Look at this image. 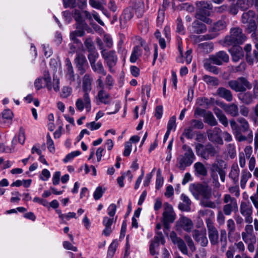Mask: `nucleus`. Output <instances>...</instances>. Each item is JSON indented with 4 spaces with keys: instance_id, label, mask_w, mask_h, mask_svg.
<instances>
[{
    "instance_id": "25",
    "label": "nucleus",
    "mask_w": 258,
    "mask_h": 258,
    "mask_svg": "<svg viewBox=\"0 0 258 258\" xmlns=\"http://www.w3.org/2000/svg\"><path fill=\"white\" fill-rule=\"evenodd\" d=\"M219 130H220L219 128L215 127L213 131H208L207 132V135L210 141L222 145L223 144V141L222 138L217 134V132Z\"/></svg>"
},
{
    "instance_id": "51",
    "label": "nucleus",
    "mask_w": 258,
    "mask_h": 258,
    "mask_svg": "<svg viewBox=\"0 0 258 258\" xmlns=\"http://www.w3.org/2000/svg\"><path fill=\"white\" fill-rule=\"evenodd\" d=\"M118 243L117 242L115 241H113L109 245L108 253H107V257L109 258H112L113 256L116 247L117 246Z\"/></svg>"
},
{
    "instance_id": "1",
    "label": "nucleus",
    "mask_w": 258,
    "mask_h": 258,
    "mask_svg": "<svg viewBox=\"0 0 258 258\" xmlns=\"http://www.w3.org/2000/svg\"><path fill=\"white\" fill-rule=\"evenodd\" d=\"M206 224L208 229V236L212 245H216L220 242L221 247L224 250L227 244V232L225 229H221L220 231V240H219V232L215 226L213 221L208 218L206 220Z\"/></svg>"
},
{
    "instance_id": "36",
    "label": "nucleus",
    "mask_w": 258,
    "mask_h": 258,
    "mask_svg": "<svg viewBox=\"0 0 258 258\" xmlns=\"http://www.w3.org/2000/svg\"><path fill=\"white\" fill-rule=\"evenodd\" d=\"M73 17L77 22V25H80L81 27H88L87 23L84 21L81 12L75 9L73 11Z\"/></svg>"
},
{
    "instance_id": "48",
    "label": "nucleus",
    "mask_w": 258,
    "mask_h": 258,
    "mask_svg": "<svg viewBox=\"0 0 258 258\" xmlns=\"http://www.w3.org/2000/svg\"><path fill=\"white\" fill-rule=\"evenodd\" d=\"M98 57L99 54L96 50L89 52V54L88 55V58L89 61L90 66H92V64L96 63V61Z\"/></svg>"
},
{
    "instance_id": "58",
    "label": "nucleus",
    "mask_w": 258,
    "mask_h": 258,
    "mask_svg": "<svg viewBox=\"0 0 258 258\" xmlns=\"http://www.w3.org/2000/svg\"><path fill=\"white\" fill-rule=\"evenodd\" d=\"M46 138L47 148L50 152L53 153L55 151L53 141L49 134H47Z\"/></svg>"
},
{
    "instance_id": "13",
    "label": "nucleus",
    "mask_w": 258,
    "mask_h": 258,
    "mask_svg": "<svg viewBox=\"0 0 258 258\" xmlns=\"http://www.w3.org/2000/svg\"><path fill=\"white\" fill-rule=\"evenodd\" d=\"M77 109L82 111L85 108L86 110L89 112L91 108V99L89 93H84L82 98H78L76 102Z\"/></svg>"
},
{
    "instance_id": "7",
    "label": "nucleus",
    "mask_w": 258,
    "mask_h": 258,
    "mask_svg": "<svg viewBox=\"0 0 258 258\" xmlns=\"http://www.w3.org/2000/svg\"><path fill=\"white\" fill-rule=\"evenodd\" d=\"M195 149L197 155L205 160H208L210 157H214L218 153L216 148L210 143L205 146L197 143L195 145Z\"/></svg>"
},
{
    "instance_id": "37",
    "label": "nucleus",
    "mask_w": 258,
    "mask_h": 258,
    "mask_svg": "<svg viewBox=\"0 0 258 258\" xmlns=\"http://www.w3.org/2000/svg\"><path fill=\"white\" fill-rule=\"evenodd\" d=\"M92 70L97 74H101L103 76L106 75V71L104 68L103 64L101 61L94 63L92 66H91Z\"/></svg>"
},
{
    "instance_id": "62",
    "label": "nucleus",
    "mask_w": 258,
    "mask_h": 258,
    "mask_svg": "<svg viewBox=\"0 0 258 258\" xmlns=\"http://www.w3.org/2000/svg\"><path fill=\"white\" fill-rule=\"evenodd\" d=\"M248 3H246L245 0H237L236 4L242 11H246L249 8Z\"/></svg>"
},
{
    "instance_id": "23",
    "label": "nucleus",
    "mask_w": 258,
    "mask_h": 258,
    "mask_svg": "<svg viewBox=\"0 0 258 258\" xmlns=\"http://www.w3.org/2000/svg\"><path fill=\"white\" fill-rule=\"evenodd\" d=\"M216 93L219 97L225 99L227 101L231 102L233 100L232 92L224 87H219L217 89Z\"/></svg>"
},
{
    "instance_id": "56",
    "label": "nucleus",
    "mask_w": 258,
    "mask_h": 258,
    "mask_svg": "<svg viewBox=\"0 0 258 258\" xmlns=\"http://www.w3.org/2000/svg\"><path fill=\"white\" fill-rule=\"evenodd\" d=\"M164 20V10L159 9L157 18L158 26H161Z\"/></svg>"
},
{
    "instance_id": "61",
    "label": "nucleus",
    "mask_w": 258,
    "mask_h": 258,
    "mask_svg": "<svg viewBox=\"0 0 258 258\" xmlns=\"http://www.w3.org/2000/svg\"><path fill=\"white\" fill-rule=\"evenodd\" d=\"M242 216L245 217L246 222L251 223L252 221V218L251 216L252 211H240Z\"/></svg>"
},
{
    "instance_id": "46",
    "label": "nucleus",
    "mask_w": 258,
    "mask_h": 258,
    "mask_svg": "<svg viewBox=\"0 0 258 258\" xmlns=\"http://www.w3.org/2000/svg\"><path fill=\"white\" fill-rule=\"evenodd\" d=\"M254 56L251 55V53L246 54V59L247 62L251 65L254 61H258V51L254 50L253 52Z\"/></svg>"
},
{
    "instance_id": "15",
    "label": "nucleus",
    "mask_w": 258,
    "mask_h": 258,
    "mask_svg": "<svg viewBox=\"0 0 258 258\" xmlns=\"http://www.w3.org/2000/svg\"><path fill=\"white\" fill-rule=\"evenodd\" d=\"M242 240L245 242H255L256 236L253 232L252 225H246L244 228V231L241 233Z\"/></svg>"
},
{
    "instance_id": "41",
    "label": "nucleus",
    "mask_w": 258,
    "mask_h": 258,
    "mask_svg": "<svg viewBox=\"0 0 258 258\" xmlns=\"http://www.w3.org/2000/svg\"><path fill=\"white\" fill-rule=\"evenodd\" d=\"M204 123L200 120L192 119L189 122V127L192 130H201L204 127Z\"/></svg>"
},
{
    "instance_id": "19",
    "label": "nucleus",
    "mask_w": 258,
    "mask_h": 258,
    "mask_svg": "<svg viewBox=\"0 0 258 258\" xmlns=\"http://www.w3.org/2000/svg\"><path fill=\"white\" fill-rule=\"evenodd\" d=\"M220 106L224 109L227 113L231 115L232 116L235 117L239 114L238 106L234 103L226 104L223 102H221L220 103Z\"/></svg>"
},
{
    "instance_id": "49",
    "label": "nucleus",
    "mask_w": 258,
    "mask_h": 258,
    "mask_svg": "<svg viewBox=\"0 0 258 258\" xmlns=\"http://www.w3.org/2000/svg\"><path fill=\"white\" fill-rule=\"evenodd\" d=\"M84 45L89 52L95 50L93 41L90 37L86 39L84 42Z\"/></svg>"
},
{
    "instance_id": "31",
    "label": "nucleus",
    "mask_w": 258,
    "mask_h": 258,
    "mask_svg": "<svg viewBox=\"0 0 258 258\" xmlns=\"http://www.w3.org/2000/svg\"><path fill=\"white\" fill-rule=\"evenodd\" d=\"M93 79L89 74H86L83 78V90L84 93L89 92L91 90Z\"/></svg>"
},
{
    "instance_id": "3",
    "label": "nucleus",
    "mask_w": 258,
    "mask_h": 258,
    "mask_svg": "<svg viewBox=\"0 0 258 258\" xmlns=\"http://www.w3.org/2000/svg\"><path fill=\"white\" fill-rule=\"evenodd\" d=\"M198 9L195 13V18L207 24H211L212 20L209 18L211 16V10L213 9L211 3L207 1H201L197 3Z\"/></svg>"
},
{
    "instance_id": "38",
    "label": "nucleus",
    "mask_w": 258,
    "mask_h": 258,
    "mask_svg": "<svg viewBox=\"0 0 258 258\" xmlns=\"http://www.w3.org/2000/svg\"><path fill=\"white\" fill-rule=\"evenodd\" d=\"M194 168L196 174L198 175L206 176L207 174V170L201 162H198L194 164Z\"/></svg>"
},
{
    "instance_id": "20",
    "label": "nucleus",
    "mask_w": 258,
    "mask_h": 258,
    "mask_svg": "<svg viewBox=\"0 0 258 258\" xmlns=\"http://www.w3.org/2000/svg\"><path fill=\"white\" fill-rule=\"evenodd\" d=\"M175 219L174 211H164L163 213V224L165 228L168 229L169 224L173 223Z\"/></svg>"
},
{
    "instance_id": "30",
    "label": "nucleus",
    "mask_w": 258,
    "mask_h": 258,
    "mask_svg": "<svg viewBox=\"0 0 258 258\" xmlns=\"http://www.w3.org/2000/svg\"><path fill=\"white\" fill-rule=\"evenodd\" d=\"M97 98L100 103L109 104L111 101L110 94L103 89H101L97 94Z\"/></svg>"
},
{
    "instance_id": "44",
    "label": "nucleus",
    "mask_w": 258,
    "mask_h": 258,
    "mask_svg": "<svg viewBox=\"0 0 258 258\" xmlns=\"http://www.w3.org/2000/svg\"><path fill=\"white\" fill-rule=\"evenodd\" d=\"M141 54V50L139 46H136L134 48L133 51L130 57V61L135 62Z\"/></svg>"
},
{
    "instance_id": "47",
    "label": "nucleus",
    "mask_w": 258,
    "mask_h": 258,
    "mask_svg": "<svg viewBox=\"0 0 258 258\" xmlns=\"http://www.w3.org/2000/svg\"><path fill=\"white\" fill-rule=\"evenodd\" d=\"M205 121L211 126L217 124V121L212 113H208L205 116Z\"/></svg>"
},
{
    "instance_id": "32",
    "label": "nucleus",
    "mask_w": 258,
    "mask_h": 258,
    "mask_svg": "<svg viewBox=\"0 0 258 258\" xmlns=\"http://www.w3.org/2000/svg\"><path fill=\"white\" fill-rule=\"evenodd\" d=\"M239 169L237 164H233L231 168L229 177L232 179L234 184H237L239 180Z\"/></svg>"
},
{
    "instance_id": "50",
    "label": "nucleus",
    "mask_w": 258,
    "mask_h": 258,
    "mask_svg": "<svg viewBox=\"0 0 258 258\" xmlns=\"http://www.w3.org/2000/svg\"><path fill=\"white\" fill-rule=\"evenodd\" d=\"M228 154L231 159H233L236 155L235 146L233 144H229L227 146Z\"/></svg>"
},
{
    "instance_id": "53",
    "label": "nucleus",
    "mask_w": 258,
    "mask_h": 258,
    "mask_svg": "<svg viewBox=\"0 0 258 258\" xmlns=\"http://www.w3.org/2000/svg\"><path fill=\"white\" fill-rule=\"evenodd\" d=\"M226 164L223 160L220 161L219 166H218L216 164H214L212 165V168L215 171L217 172L218 173L224 170V169L226 168Z\"/></svg>"
},
{
    "instance_id": "12",
    "label": "nucleus",
    "mask_w": 258,
    "mask_h": 258,
    "mask_svg": "<svg viewBox=\"0 0 258 258\" xmlns=\"http://www.w3.org/2000/svg\"><path fill=\"white\" fill-rule=\"evenodd\" d=\"M74 63L78 72L82 75L86 72L89 68L88 63L85 55L83 54L78 53L74 59Z\"/></svg>"
},
{
    "instance_id": "6",
    "label": "nucleus",
    "mask_w": 258,
    "mask_h": 258,
    "mask_svg": "<svg viewBox=\"0 0 258 258\" xmlns=\"http://www.w3.org/2000/svg\"><path fill=\"white\" fill-rule=\"evenodd\" d=\"M228 87L236 92H243L252 88V84L248 80L243 77L236 80H231L227 82Z\"/></svg>"
},
{
    "instance_id": "42",
    "label": "nucleus",
    "mask_w": 258,
    "mask_h": 258,
    "mask_svg": "<svg viewBox=\"0 0 258 258\" xmlns=\"http://www.w3.org/2000/svg\"><path fill=\"white\" fill-rule=\"evenodd\" d=\"M204 81L208 84L212 86H217L219 85V80L214 77L205 75L203 76Z\"/></svg>"
},
{
    "instance_id": "33",
    "label": "nucleus",
    "mask_w": 258,
    "mask_h": 258,
    "mask_svg": "<svg viewBox=\"0 0 258 258\" xmlns=\"http://www.w3.org/2000/svg\"><path fill=\"white\" fill-rule=\"evenodd\" d=\"M114 217L108 218L105 217L104 218L103 223L104 225L105 226V228L103 231V233L105 236H109L111 232H112L111 226L113 222L114 221Z\"/></svg>"
},
{
    "instance_id": "28",
    "label": "nucleus",
    "mask_w": 258,
    "mask_h": 258,
    "mask_svg": "<svg viewBox=\"0 0 258 258\" xmlns=\"http://www.w3.org/2000/svg\"><path fill=\"white\" fill-rule=\"evenodd\" d=\"M238 98L243 103L246 105H249L252 103L254 96L250 92L245 91L242 92V93L238 94Z\"/></svg>"
},
{
    "instance_id": "8",
    "label": "nucleus",
    "mask_w": 258,
    "mask_h": 258,
    "mask_svg": "<svg viewBox=\"0 0 258 258\" xmlns=\"http://www.w3.org/2000/svg\"><path fill=\"white\" fill-rule=\"evenodd\" d=\"M227 23L224 19H220L213 23L209 29V31L214 33L208 34L201 36V40H211L217 37L219 32L224 30L227 27Z\"/></svg>"
},
{
    "instance_id": "4",
    "label": "nucleus",
    "mask_w": 258,
    "mask_h": 258,
    "mask_svg": "<svg viewBox=\"0 0 258 258\" xmlns=\"http://www.w3.org/2000/svg\"><path fill=\"white\" fill-rule=\"evenodd\" d=\"M246 39V37L243 33L242 29L236 27L230 29V34L225 37L224 43L227 46H235L243 44Z\"/></svg>"
},
{
    "instance_id": "27",
    "label": "nucleus",
    "mask_w": 258,
    "mask_h": 258,
    "mask_svg": "<svg viewBox=\"0 0 258 258\" xmlns=\"http://www.w3.org/2000/svg\"><path fill=\"white\" fill-rule=\"evenodd\" d=\"M66 77L70 81V83L75 81V74L73 66L69 58L66 59Z\"/></svg>"
},
{
    "instance_id": "45",
    "label": "nucleus",
    "mask_w": 258,
    "mask_h": 258,
    "mask_svg": "<svg viewBox=\"0 0 258 258\" xmlns=\"http://www.w3.org/2000/svg\"><path fill=\"white\" fill-rule=\"evenodd\" d=\"M204 67L206 70L211 73H213L214 74L217 75L219 72V69L217 67L212 65L211 62H210L208 60H206L204 62Z\"/></svg>"
},
{
    "instance_id": "14",
    "label": "nucleus",
    "mask_w": 258,
    "mask_h": 258,
    "mask_svg": "<svg viewBox=\"0 0 258 258\" xmlns=\"http://www.w3.org/2000/svg\"><path fill=\"white\" fill-rule=\"evenodd\" d=\"M229 57L228 54L224 51H220L215 54L210 56L209 60L212 61L213 63L220 66L224 63H227L229 61Z\"/></svg>"
},
{
    "instance_id": "64",
    "label": "nucleus",
    "mask_w": 258,
    "mask_h": 258,
    "mask_svg": "<svg viewBox=\"0 0 258 258\" xmlns=\"http://www.w3.org/2000/svg\"><path fill=\"white\" fill-rule=\"evenodd\" d=\"M176 126V117L175 116H173L170 118L168 121L167 124V131L171 132L172 129L175 128Z\"/></svg>"
},
{
    "instance_id": "40",
    "label": "nucleus",
    "mask_w": 258,
    "mask_h": 258,
    "mask_svg": "<svg viewBox=\"0 0 258 258\" xmlns=\"http://www.w3.org/2000/svg\"><path fill=\"white\" fill-rule=\"evenodd\" d=\"M210 198H203L200 201L201 205L204 208L215 209L217 208L216 203L210 200Z\"/></svg>"
},
{
    "instance_id": "9",
    "label": "nucleus",
    "mask_w": 258,
    "mask_h": 258,
    "mask_svg": "<svg viewBox=\"0 0 258 258\" xmlns=\"http://www.w3.org/2000/svg\"><path fill=\"white\" fill-rule=\"evenodd\" d=\"M101 54L109 71L113 72V68L116 66L118 59L116 52L114 50L107 51L106 49H102Z\"/></svg>"
},
{
    "instance_id": "57",
    "label": "nucleus",
    "mask_w": 258,
    "mask_h": 258,
    "mask_svg": "<svg viewBox=\"0 0 258 258\" xmlns=\"http://www.w3.org/2000/svg\"><path fill=\"white\" fill-rule=\"evenodd\" d=\"M163 182V178L161 176V170L159 169L157 173L156 181V188L159 189L162 185Z\"/></svg>"
},
{
    "instance_id": "35",
    "label": "nucleus",
    "mask_w": 258,
    "mask_h": 258,
    "mask_svg": "<svg viewBox=\"0 0 258 258\" xmlns=\"http://www.w3.org/2000/svg\"><path fill=\"white\" fill-rule=\"evenodd\" d=\"M213 111L219 121L224 126H227L228 124V119L225 115L223 113V111L217 107L214 108Z\"/></svg>"
},
{
    "instance_id": "17",
    "label": "nucleus",
    "mask_w": 258,
    "mask_h": 258,
    "mask_svg": "<svg viewBox=\"0 0 258 258\" xmlns=\"http://www.w3.org/2000/svg\"><path fill=\"white\" fill-rule=\"evenodd\" d=\"M192 236L194 239L202 246H207L208 241L206 236V231L205 230L203 231L195 230L193 232Z\"/></svg>"
},
{
    "instance_id": "5",
    "label": "nucleus",
    "mask_w": 258,
    "mask_h": 258,
    "mask_svg": "<svg viewBox=\"0 0 258 258\" xmlns=\"http://www.w3.org/2000/svg\"><path fill=\"white\" fill-rule=\"evenodd\" d=\"M189 189L197 199H199L200 196L203 198H211L212 196V189L206 183L191 184Z\"/></svg>"
},
{
    "instance_id": "34",
    "label": "nucleus",
    "mask_w": 258,
    "mask_h": 258,
    "mask_svg": "<svg viewBox=\"0 0 258 258\" xmlns=\"http://www.w3.org/2000/svg\"><path fill=\"white\" fill-rule=\"evenodd\" d=\"M181 200L182 203H180L178 205L179 210H190L191 201L189 198L185 194H182L181 195Z\"/></svg>"
},
{
    "instance_id": "22",
    "label": "nucleus",
    "mask_w": 258,
    "mask_h": 258,
    "mask_svg": "<svg viewBox=\"0 0 258 258\" xmlns=\"http://www.w3.org/2000/svg\"><path fill=\"white\" fill-rule=\"evenodd\" d=\"M199 20H195L191 25V30L192 33L200 34L204 33L207 31V28L205 24L200 21Z\"/></svg>"
},
{
    "instance_id": "60",
    "label": "nucleus",
    "mask_w": 258,
    "mask_h": 258,
    "mask_svg": "<svg viewBox=\"0 0 258 258\" xmlns=\"http://www.w3.org/2000/svg\"><path fill=\"white\" fill-rule=\"evenodd\" d=\"M104 191L105 189H103L100 186L97 187L93 194V197L94 199L98 200L100 199L102 197L103 194L104 192Z\"/></svg>"
},
{
    "instance_id": "43",
    "label": "nucleus",
    "mask_w": 258,
    "mask_h": 258,
    "mask_svg": "<svg viewBox=\"0 0 258 258\" xmlns=\"http://www.w3.org/2000/svg\"><path fill=\"white\" fill-rule=\"evenodd\" d=\"M199 49L202 50L205 52H210L213 49V44L212 43L204 42L200 43L198 45Z\"/></svg>"
},
{
    "instance_id": "26",
    "label": "nucleus",
    "mask_w": 258,
    "mask_h": 258,
    "mask_svg": "<svg viewBox=\"0 0 258 258\" xmlns=\"http://www.w3.org/2000/svg\"><path fill=\"white\" fill-rule=\"evenodd\" d=\"M224 202L226 204L223 210H236L237 204L235 199L232 198L229 195H225Z\"/></svg>"
},
{
    "instance_id": "11",
    "label": "nucleus",
    "mask_w": 258,
    "mask_h": 258,
    "mask_svg": "<svg viewBox=\"0 0 258 258\" xmlns=\"http://www.w3.org/2000/svg\"><path fill=\"white\" fill-rule=\"evenodd\" d=\"M237 122L240 124L239 126V131L240 134L242 133H247V135L245 136V141H247L248 143H251L253 140V133L250 129L249 124L248 121L243 117H239L237 119Z\"/></svg>"
},
{
    "instance_id": "10",
    "label": "nucleus",
    "mask_w": 258,
    "mask_h": 258,
    "mask_svg": "<svg viewBox=\"0 0 258 258\" xmlns=\"http://www.w3.org/2000/svg\"><path fill=\"white\" fill-rule=\"evenodd\" d=\"M256 14L252 10H249L244 12L241 18V21L243 24H248L247 30L249 32H254L256 29V25L255 21Z\"/></svg>"
},
{
    "instance_id": "52",
    "label": "nucleus",
    "mask_w": 258,
    "mask_h": 258,
    "mask_svg": "<svg viewBox=\"0 0 258 258\" xmlns=\"http://www.w3.org/2000/svg\"><path fill=\"white\" fill-rule=\"evenodd\" d=\"M193 227L192 221L188 219H184L182 221V227L186 231H190Z\"/></svg>"
},
{
    "instance_id": "18",
    "label": "nucleus",
    "mask_w": 258,
    "mask_h": 258,
    "mask_svg": "<svg viewBox=\"0 0 258 258\" xmlns=\"http://www.w3.org/2000/svg\"><path fill=\"white\" fill-rule=\"evenodd\" d=\"M87 27H81L80 25H77V30L71 32L70 35V39L74 41V43L82 45L81 42L77 39V37L83 36L85 34L84 30H86Z\"/></svg>"
},
{
    "instance_id": "21",
    "label": "nucleus",
    "mask_w": 258,
    "mask_h": 258,
    "mask_svg": "<svg viewBox=\"0 0 258 258\" xmlns=\"http://www.w3.org/2000/svg\"><path fill=\"white\" fill-rule=\"evenodd\" d=\"M133 9L138 17L142 16L144 12V4L142 0H132L131 1Z\"/></svg>"
},
{
    "instance_id": "2",
    "label": "nucleus",
    "mask_w": 258,
    "mask_h": 258,
    "mask_svg": "<svg viewBox=\"0 0 258 258\" xmlns=\"http://www.w3.org/2000/svg\"><path fill=\"white\" fill-rule=\"evenodd\" d=\"M182 149L184 152L177 157L176 166L179 170L184 171L186 167L192 165L196 159V156L189 146L183 145Z\"/></svg>"
},
{
    "instance_id": "29",
    "label": "nucleus",
    "mask_w": 258,
    "mask_h": 258,
    "mask_svg": "<svg viewBox=\"0 0 258 258\" xmlns=\"http://www.w3.org/2000/svg\"><path fill=\"white\" fill-rule=\"evenodd\" d=\"M232 55V60L235 61H238L240 59L242 58L244 56L243 50L241 47L237 45L233 46L230 50Z\"/></svg>"
},
{
    "instance_id": "63",
    "label": "nucleus",
    "mask_w": 258,
    "mask_h": 258,
    "mask_svg": "<svg viewBox=\"0 0 258 258\" xmlns=\"http://www.w3.org/2000/svg\"><path fill=\"white\" fill-rule=\"evenodd\" d=\"M238 7L236 4H232L228 6V12L232 15H236L238 12Z\"/></svg>"
},
{
    "instance_id": "39",
    "label": "nucleus",
    "mask_w": 258,
    "mask_h": 258,
    "mask_svg": "<svg viewBox=\"0 0 258 258\" xmlns=\"http://www.w3.org/2000/svg\"><path fill=\"white\" fill-rule=\"evenodd\" d=\"M227 227L228 230V237L229 241H231L233 235L235 231V224L233 220L229 219L227 221Z\"/></svg>"
},
{
    "instance_id": "16",
    "label": "nucleus",
    "mask_w": 258,
    "mask_h": 258,
    "mask_svg": "<svg viewBox=\"0 0 258 258\" xmlns=\"http://www.w3.org/2000/svg\"><path fill=\"white\" fill-rule=\"evenodd\" d=\"M170 238L173 243L176 244L180 251L185 254L188 253V250L184 241L177 237L176 233L172 231L170 235Z\"/></svg>"
},
{
    "instance_id": "24",
    "label": "nucleus",
    "mask_w": 258,
    "mask_h": 258,
    "mask_svg": "<svg viewBox=\"0 0 258 258\" xmlns=\"http://www.w3.org/2000/svg\"><path fill=\"white\" fill-rule=\"evenodd\" d=\"M229 122L235 139L238 142L245 141V136L240 134V132L239 131V126L237 125L236 121L234 119H231L230 120Z\"/></svg>"
},
{
    "instance_id": "59",
    "label": "nucleus",
    "mask_w": 258,
    "mask_h": 258,
    "mask_svg": "<svg viewBox=\"0 0 258 258\" xmlns=\"http://www.w3.org/2000/svg\"><path fill=\"white\" fill-rule=\"evenodd\" d=\"M177 30L176 32L181 34H184V27L183 25L182 19L180 17L177 19Z\"/></svg>"
},
{
    "instance_id": "55",
    "label": "nucleus",
    "mask_w": 258,
    "mask_h": 258,
    "mask_svg": "<svg viewBox=\"0 0 258 258\" xmlns=\"http://www.w3.org/2000/svg\"><path fill=\"white\" fill-rule=\"evenodd\" d=\"M250 176L251 174L245 171H243L242 172V175L241 176L240 180V186L242 189L245 188V184L248 180V178L250 177Z\"/></svg>"
},
{
    "instance_id": "54",
    "label": "nucleus",
    "mask_w": 258,
    "mask_h": 258,
    "mask_svg": "<svg viewBox=\"0 0 258 258\" xmlns=\"http://www.w3.org/2000/svg\"><path fill=\"white\" fill-rule=\"evenodd\" d=\"M43 79L45 82L46 87L48 90H50L52 89V86L51 84V77L48 72H44Z\"/></svg>"
}]
</instances>
